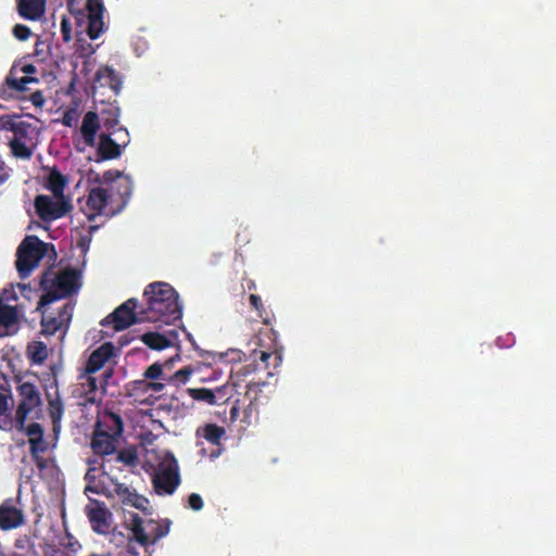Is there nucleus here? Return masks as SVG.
I'll list each match as a JSON object with an SVG mask.
<instances>
[{
  "instance_id": "1",
  "label": "nucleus",
  "mask_w": 556,
  "mask_h": 556,
  "mask_svg": "<svg viewBox=\"0 0 556 556\" xmlns=\"http://www.w3.org/2000/svg\"><path fill=\"white\" fill-rule=\"evenodd\" d=\"M146 305L140 307L141 319L172 324L181 318L178 293L166 282H152L143 292Z\"/></svg>"
},
{
  "instance_id": "2",
  "label": "nucleus",
  "mask_w": 556,
  "mask_h": 556,
  "mask_svg": "<svg viewBox=\"0 0 556 556\" xmlns=\"http://www.w3.org/2000/svg\"><path fill=\"white\" fill-rule=\"evenodd\" d=\"M79 278V271L75 268H65L59 273L47 269L40 279L45 293L40 296L37 309L76 293L80 288Z\"/></svg>"
},
{
  "instance_id": "3",
  "label": "nucleus",
  "mask_w": 556,
  "mask_h": 556,
  "mask_svg": "<svg viewBox=\"0 0 556 556\" xmlns=\"http://www.w3.org/2000/svg\"><path fill=\"white\" fill-rule=\"evenodd\" d=\"M14 115H3L1 117V126L4 130L13 132L10 140L12 154L16 157L28 160L33 155V150L27 143L33 140L37 134V128L33 124L25 121H16Z\"/></svg>"
},
{
  "instance_id": "4",
  "label": "nucleus",
  "mask_w": 556,
  "mask_h": 556,
  "mask_svg": "<svg viewBox=\"0 0 556 556\" xmlns=\"http://www.w3.org/2000/svg\"><path fill=\"white\" fill-rule=\"evenodd\" d=\"M47 243L36 236L26 237L20 244L16 253V269L22 279L27 278L45 256Z\"/></svg>"
},
{
  "instance_id": "5",
  "label": "nucleus",
  "mask_w": 556,
  "mask_h": 556,
  "mask_svg": "<svg viewBox=\"0 0 556 556\" xmlns=\"http://www.w3.org/2000/svg\"><path fill=\"white\" fill-rule=\"evenodd\" d=\"M152 483L159 495H172L180 483L177 459L172 453H166L152 476Z\"/></svg>"
},
{
  "instance_id": "6",
  "label": "nucleus",
  "mask_w": 556,
  "mask_h": 556,
  "mask_svg": "<svg viewBox=\"0 0 556 556\" xmlns=\"http://www.w3.org/2000/svg\"><path fill=\"white\" fill-rule=\"evenodd\" d=\"M16 390L20 403L15 412V428L23 430L28 416L36 409H40L42 401L34 382L18 378Z\"/></svg>"
},
{
  "instance_id": "7",
  "label": "nucleus",
  "mask_w": 556,
  "mask_h": 556,
  "mask_svg": "<svg viewBox=\"0 0 556 556\" xmlns=\"http://www.w3.org/2000/svg\"><path fill=\"white\" fill-rule=\"evenodd\" d=\"M273 357L271 353L261 351L258 355V362L256 358L253 363L245 364L241 366L238 370H236L231 375V379L233 380L235 387H240V383H245L247 393L254 391L255 394L261 391V387L265 386V381L262 378H251V375H255L257 371H266V376H273V372L269 371L268 361Z\"/></svg>"
},
{
  "instance_id": "8",
  "label": "nucleus",
  "mask_w": 556,
  "mask_h": 556,
  "mask_svg": "<svg viewBox=\"0 0 556 556\" xmlns=\"http://www.w3.org/2000/svg\"><path fill=\"white\" fill-rule=\"evenodd\" d=\"M170 522L168 520L155 521L153 519L143 520L139 515H132L131 533L134 540L141 546L155 544L169 532Z\"/></svg>"
},
{
  "instance_id": "9",
  "label": "nucleus",
  "mask_w": 556,
  "mask_h": 556,
  "mask_svg": "<svg viewBox=\"0 0 556 556\" xmlns=\"http://www.w3.org/2000/svg\"><path fill=\"white\" fill-rule=\"evenodd\" d=\"M147 321L141 319V313L137 299L131 298L126 302L117 306L110 315H108L102 321V326L113 325L114 330L122 331L130 326Z\"/></svg>"
},
{
  "instance_id": "10",
  "label": "nucleus",
  "mask_w": 556,
  "mask_h": 556,
  "mask_svg": "<svg viewBox=\"0 0 556 556\" xmlns=\"http://www.w3.org/2000/svg\"><path fill=\"white\" fill-rule=\"evenodd\" d=\"M34 207L42 222L50 223L65 216L73 206L65 198H55L53 200L49 195L38 194L34 200Z\"/></svg>"
},
{
  "instance_id": "11",
  "label": "nucleus",
  "mask_w": 556,
  "mask_h": 556,
  "mask_svg": "<svg viewBox=\"0 0 556 556\" xmlns=\"http://www.w3.org/2000/svg\"><path fill=\"white\" fill-rule=\"evenodd\" d=\"M38 72L34 64L16 62L11 67L8 76L5 77L2 86V93L7 92V89L23 92L27 89V85L30 83H38V78L34 75Z\"/></svg>"
},
{
  "instance_id": "12",
  "label": "nucleus",
  "mask_w": 556,
  "mask_h": 556,
  "mask_svg": "<svg viewBox=\"0 0 556 556\" xmlns=\"http://www.w3.org/2000/svg\"><path fill=\"white\" fill-rule=\"evenodd\" d=\"M86 514L94 532L106 534L112 523V513L103 502L91 500L86 506Z\"/></svg>"
},
{
  "instance_id": "13",
  "label": "nucleus",
  "mask_w": 556,
  "mask_h": 556,
  "mask_svg": "<svg viewBox=\"0 0 556 556\" xmlns=\"http://www.w3.org/2000/svg\"><path fill=\"white\" fill-rule=\"evenodd\" d=\"M86 10L88 12L87 34L90 39L94 40L104 31V7L101 0H87Z\"/></svg>"
},
{
  "instance_id": "14",
  "label": "nucleus",
  "mask_w": 556,
  "mask_h": 556,
  "mask_svg": "<svg viewBox=\"0 0 556 556\" xmlns=\"http://www.w3.org/2000/svg\"><path fill=\"white\" fill-rule=\"evenodd\" d=\"M74 306L66 303L59 311L58 316H42L41 332L45 336H52L63 327L67 328L73 316Z\"/></svg>"
},
{
  "instance_id": "15",
  "label": "nucleus",
  "mask_w": 556,
  "mask_h": 556,
  "mask_svg": "<svg viewBox=\"0 0 556 556\" xmlns=\"http://www.w3.org/2000/svg\"><path fill=\"white\" fill-rule=\"evenodd\" d=\"M110 198L111 194L104 188L97 187L90 189L86 200L88 220H93L97 216L100 215H109V213L105 212V208Z\"/></svg>"
},
{
  "instance_id": "16",
  "label": "nucleus",
  "mask_w": 556,
  "mask_h": 556,
  "mask_svg": "<svg viewBox=\"0 0 556 556\" xmlns=\"http://www.w3.org/2000/svg\"><path fill=\"white\" fill-rule=\"evenodd\" d=\"M52 371V382L51 387L55 388L54 396H51V394H47L48 397V414L51 419L53 431L56 432L60 429L61 419L64 414V405L61 400L59 389H58V378H56V371L55 367H51Z\"/></svg>"
},
{
  "instance_id": "17",
  "label": "nucleus",
  "mask_w": 556,
  "mask_h": 556,
  "mask_svg": "<svg viewBox=\"0 0 556 556\" xmlns=\"http://www.w3.org/2000/svg\"><path fill=\"white\" fill-rule=\"evenodd\" d=\"M114 346L111 342H105L97 348L88 357L85 372L92 375L104 367L105 363L113 356Z\"/></svg>"
},
{
  "instance_id": "18",
  "label": "nucleus",
  "mask_w": 556,
  "mask_h": 556,
  "mask_svg": "<svg viewBox=\"0 0 556 556\" xmlns=\"http://www.w3.org/2000/svg\"><path fill=\"white\" fill-rule=\"evenodd\" d=\"M20 329L17 306H0V338L15 334Z\"/></svg>"
},
{
  "instance_id": "19",
  "label": "nucleus",
  "mask_w": 556,
  "mask_h": 556,
  "mask_svg": "<svg viewBox=\"0 0 556 556\" xmlns=\"http://www.w3.org/2000/svg\"><path fill=\"white\" fill-rule=\"evenodd\" d=\"M113 492L118 496L123 505L144 510L148 500L131 491L126 484L112 480Z\"/></svg>"
},
{
  "instance_id": "20",
  "label": "nucleus",
  "mask_w": 556,
  "mask_h": 556,
  "mask_svg": "<svg viewBox=\"0 0 556 556\" xmlns=\"http://www.w3.org/2000/svg\"><path fill=\"white\" fill-rule=\"evenodd\" d=\"M179 359L180 356L176 354L175 356L169 357L164 362H155L144 370L143 377L146 379L163 380L168 382V379L173 375L172 370L174 368V365Z\"/></svg>"
},
{
  "instance_id": "21",
  "label": "nucleus",
  "mask_w": 556,
  "mask_h": 556,
  "mask_svg": "<svg viewBox=\"0 0 556 556\" xmlns=\"http://www.w3.org/2000/svg\"><path fill=\"white\" fill-rule=\"evenodd\" d=\"M23 521V513L13 506L11 500H7L0 505V528L2 530L17 528Z\"/></svg>"
},
{
  "instance_id": "22",
  "label": "nucleus",
  "mask_w": 556,
  "mask_h": 556,
  "mask_svg": "<svg viewBox=\"0 0 556 556\" xmlns=\"http://www.w3.org/2000/svg\"><path fill=\"white\" fill-rule=\"evenodd\" d=\"M122 154V146L116 143L112 139L110 134H100L99 142L97 144V157L96 162H102L108 160H114L119 157Z\"/></svg>"
},
{
  "instance_id": "23",
  "label": "nucleus",
  "mask_w": 556,
  "mask_h": 556,
  "mask_svg": "<svg viewBox=\"0 0 556 556\" xmlns=\"http://www.w3.org/2000/svg\"><path fill=\"white\" fill-rule=\"evenodd\" d=\"M101 128L99 115L93 111L85 113L80 126V134L88 147H94L97 141V134Z\"/></svg>"
},
{
  "instance_id": "24",
  "label": "nucleus",
  "mask_w": 556,
  "mask_h": 556,
  "mask_svg": "<svg viewBox=\"0 0 556 556\" xmlns=\"http://www.w3.org/2000/svg\"><path fill=\"white\" fill-rule=\"evenodd\" d=\"M124 430V422L118 414L105 412L97 421L94 431L106 432L114 438H119Z\"/></svg>"
},
{
  "instance_id": "25",
  "label": "nucleus",
  "mask_w": 556,
  "mask_h": 556,
  "mask_svg": "<svg viewBox=\"0 0 556 556\" xmlns=\"http://www.w3.org/2000/svg\"><path fill=\"white\" fill-rule=\"evenodd\" d=\"M117 438L106 432L93 431L91 438V448L94 454L100 456L111 455L116 452Z\"/></svg>"
},
{
  "instance_id": "26",
  "label": "nucleus",
  "mask_w": 556,
  "mask_h": 556,
  "mask_svg": "<svg viewBox=\"0 0 556 556\" xmlns=\"http://www.w3.org/2000/svg\"><path fill=\"white\" fill-rule=\"evenodd\" d=\"M18 14L29 21L39 20L46 9V0H16Z\"/></svg>"
},
{
  "instance_id": "27",
  "label": "nucleus",
  "mask_w": 556,
  "mask_h": 556,
  "mask_svg": "<svg viewBox=\"0 0 556 556\" xmlns=\"http://www.w3.org/2000/svg\"><path fill=\"white\" fill-rule=\"evenodd\" d=\"M96 81L102 87H109L118 94L122 89V78L111 66H101L96 73Z\"/></svg>"
},
{
  "instance_id": "28",
  "label": "nucleus",
  "mask_w": 556,
  "mask_h": 556,
  "mask_svg": "<svg viewBox=\"0 0 556 556\" xmlns=\"http://www.w3.org/2000/svg\"><path fill=\"white\" fill-rule=\"evenodd\" d=\"M177 332L175 330L169 332V336L159 332H146L141 336V341L152 350H164L173 345L174 339H176Z\"/></svg>"
},
{
  "instance_id": "29",
  "label": "nucleus",
  "mask_w": 556,
  "mask_h": 556,
  "mask_svg": "<svg viewBox=\"0 0 556 556\" xmlns=\"http://www.w3.org/2000/svg\"><path fill=\"white\" fill-rule=\"evenodd\" d=\"M67 184L66 177L56 168L53 167L46 181V188L50 190L54 198H64V189Z\"/></svg>"
},
{
  "instance_id": "30",
  "label": "nucleus",
  "mask_w": 556,
  "mask_h": 556,
  "mask_svg": "<svg viewBox=\"0 0 556 556\" xmlns=\"http://www.w3.org/2000/svg\"><path fill=\"white\" fill-rule=\"evenodd\" d=\"M198 434H201L211 444L219 445L220 440L226 434V430L216 424H207L201 430H198Z\"/></svg>"
},
{
  "instance_id": "31",
  "label": "nucleus",
  "mask_w": 556,
  "mask_h": 556,
  "mask_svg": "<svg viewBox=\"0 0 556 556\" xmlns=\"http://www.w3.org/2000/svg\"><path fill=\"white\" fill-rule=\"evenodd\" d=\"M29 443V453L31 458L36 463L39 468L43 467V459L40 454L47 452L48 442L43 439V437L33 438L28 440Z\"/></svg>"
},
{
  "instance_id": "32",
  "label": "nucleus",
  "mask_w": 556,
  "mask_h": 556,
  "mask_svg": "<svg viewBox=\"0 0 556 556\" xmlns=\"http://www.w3.org/2000/svg\"><path fill=\"white\" fill-rule=\"evenodd\" d=\"M27 356L33 364H42L48 357L47 345L41 341L28 343Z\"/></svg>"
},
{
  "instance_id": "33",
  "label": "nucleus",
  "mask_w": 556,
  "mask_h": 556,
  "mask_svg": "<svg viewBox=\"0 0 556 556\" xmlns=\"http://www.w3.org/2000/svg\"><path fill=\"white\" fill-rule=\"evenodd\" d=\"M13 426H15V420L13 421L9 413V397L0 393V429L9 431Z\"/></svg>"
},
{
  "instance_id": "34",
  "label": "nucleus",
  "mask_w": 556,
  "mask_h": 556,
  "mask_svg": "<svg viewBox=\"0 0 556 556\" xmlns=\"http://www.w3.org/2000/svg\"><path fill=\"white\" fill-rule=\"evenodd\" d=\"M189 395L199 402H205L210 405H216V394L213 390L206 388H189L187 389Z\"/></svg>"
},
{
  "instance_id": "35",
  "label": "nucleus",
  "mask_w": 556,
  "mask_h": 556,
  "mask_svg": "<svg viewBox=\"0 0 556 556\" xmlns=\"http://www.w3.org/2000/svg\"><path fill=\"white\" fill-rule=\"evenodd\" d=\"M116 460L127 466H134L138 462V454L135 447L123 448L117 452Z\"/></svg>"
},
{
  "instance_id": "36",
  "label": "nucleus",
  "mask_w": 556,
  "mask_h": 556,
  "mask_svg": "<svg viewBox=\"0 0 556 556\" xmlns=\"http://www.w3.org/2000/svg\"><path fill=\"white\" fill-rule=\"evenodd\" d=\"M192 372H193V369L191 368V366H185V367L176 370L175 372H173V375L168 379L167 383L174 384V386L184 384L189 380Z\"/></svg>"
},
{
  "instance_id": "37",
  "label": "nucleus",
  "mask_w": 556,
  "mask_h": 556,
  "mask_svg": "<svg viewBox=\"0 0 556 556\" xmlns=\"http://www.w3.org/2000/svg\"><path fill=\"white\" fill-rule=\"evenodd\" d=\"M78 123V112L74 108L67 109L62 116V124L66 127H76Z\"/></svg>"
},
{
  "instance_id": "38",
  "label": "nucleus",
  "mask_w": 556,
  "mask_h": 556,
  "mask_svg": "<svg viewBox=\"0 0 556 556\" xmlns=\"http://www.w3.org/2000/svg\"><path fill=\"white\" fill-rule=\"evenodd\" d=\"M18 296L14 289H3L0 293V306H13L11 302H16Z\"/></svg>"
},
{
  "instance_id": "39",
  "label": "nucleus",
  "mask_w": 556,
  "mask_h": 556,
  "mask_svg": "<svg viewBox=\"0 0 556 556\" xmlns=\"http://www.w3.org/2000/svg\"><path fill=\"white\" fill-rule=\"evenodd\" d=\"M99 229V226L91 225L88 230V235L81 236L79 240L77 241V247L84 251L87 252L91 242L92 233Z\"/></svg>"
},
{
  "instance_id": "40",
  "label": "nucleus",
  "mask_w": 556,
  "mask_h": 556,
  "mask_svg": "<svg viewBox=\"0 0 556 556\" xmlns=\"http://www.w3.org/2000/svg\"><path fill=\"white\" fill-rule=\"evenodd\" d=\"M22 431H24L27 434L28 440L33 438L43 437L45 432L43 427L38 422H31L27 427L25 425Z\"/></svg>"
},
{
  "instance_id": "41",
  "label": "nucleus",
  "mask_w": 556,
  "mask_h": 556,
  "mask_svg": "<svg viewBox=\"0 0 556 556\" xmlns=\"http://www.w3.org/2000/svg\"><path fill=\"white\" fill-rule=\"evenodd\" d=\"M216 394V405L226 403L231 396V389L228 386H222L213 390Z\"/></svg>"
},
{
  "instance_id": "42",
  "label": "nucleus",
  "mask_w": 556,
  "mask_h": 556,
  "mask_svg": "<svg viewBox=\"0 0 556 556\" xmlns=\"http://www.w3.org/2000/svg\"><path fill=\"white\" fill-rule=\"evenodd\" d=\"M30 28L26 25H23V24H16L14 27H13V35L16 39L21 40V41H25L29 38L30 36Z\"/></svg>"
},
{
  "instance_id": "43",
  "label": "nucleus",
  "mask_w": 556,
  "mask_h": 556,
  "mask_svg": "<svg viewBox=\"0 0 556 556\" xmlns=\"http://www.w3.org/2000/svg\"><path fill=\"white\" fill-rule=\"evenodd\" d=\"M102 125L105 128V131H103L102 134H110V136H112L115 132V129L118 125L117 115H113L110 118H103Z\"/></svg>"
},
{
  "instance_id": "44",
  "label": "nucleus",
  "mask_w": 556,
  "mask_h": 556,
  "mask_svg": "<svg viewBox=\"0 0 556 556\" xmlns=\"http://www.w3.org/2000/svg\"><path fill=\"white\" fill-rule=\"evenodd\" d=\"M61 34L65 42H68L72 39V24L65 16H63L61 21Z\"/></svg>"
},
{
  "instance_id": "45",
  "label": "nucleus",
  "mask_w": 556,
  "mask_h": 556,
  "mask_svg": "<svg viewBox=\"0 0 556 556\" xmlns=\"http://www.w3.org/2000/svg\"><path fill=\"white\" fill-rule=\"evenodd\" d=\"M189 507L193 510H201L203 507V500L198 493H191L188 497Z\"/></svg>"
},
{
  "instance_id": "46",
  "label": "nucleus",
  "mask_w": 556,
  "mask_h": 556,
  "mask_svg": "<svg viewBox=\"0 0 556 556\" xmlns=\"http://www.w3.org/2000/svg\"><path fill=\"white\" fill-rule=\"evenodd\" d=\"M168 384L163 380H149L148 392L160 393L164 390L165 386Z\"/></svg>"
},
{
  "instance_id": "47",
  "label": "nucleus",
  "mask_w": 556,
  "mask_h": 556,
  "mask_svg": "<svg viewBox=\"0 0 556 556\" xmlns=\"http://www.w3.org/2000/svg\"><path fill=\"white\" fill-rule=\"evenodd\" d=\"M29 99L36 108H41L45 104L43 93L39 90L33 92Z\"/></svg>"
},
{
  "instance_id": "48",
  "label": "nucleus",
  "mask_w": 556,
  "mask_h": 556,
  "mask_svg": "<svg viewBox=\"0 0 556 556\" xmlns=\"http://www.w3.org/2000/svg\"><path fill=\"white\" fill-rule=\"evenodd\" d=\"M149 380L150 379H146L144 377H143V379L135 380L132 382L134 390L142 392V393H148Z\"/></svg>"
},
{
  "instance_id": "49",
  "label": "nucleus",
  "mask_w": 556,
  "mask_h": 556,
  "mask_svg": "<svg viewBox=\"0 0 556 556\" xmlns=\"http://www.w3.org/2000/svg\"><path fill=\"white\" fill-rule=\"evenodd\" d=\"M249 300H250L251 306L254 307L260 313V316H262V309L264 307H263L261 296H258L256 294H250Z\"/></svg>"
},
{
  "instance_id": "50",
  "label": "nucleus",
  "mask_w": 556,
  "mask_h": 556,
  "mask_svg": "<svg viewBox=\"0 0 556 556\" xmlns=\"http://www.w3.org/2000/svg\"><path fill=\"white\" fill-rule=\"evenodd\" d=\"M86 382L88 387L89 392H93L98 389V381L97 378L92 377L91 375H87Z\"/></svg>"
},
{
  "instance_id": "51",
  "label": "nucleus",
  "mask_w": 556,
  "mask_h": 556,
  "mask_svg": "<svg viewBox=\"0 0 556 556\" xmlns=\"http://www.w3.org/2000/svg\"><path fill=\"white\" fill-rule=\"evenodd\" d=\"M119 176H121V172H118V170H106L103 174V180L105 182H111V181H113L115 178H117Z\"/></svg>"
},
{
  "instance_id": "52",
  "label": "nucleus",
  "mask_w": 556,
  "mask_h": 556,
  "mask_svg": "<svg viewBox=\"0 0 556 556\" xmlns=\"http://www.w3.org/2000/svg\"><path fill=\"white\" fill-rule=\"evenodd\" d=\"M9 178V173L5 167V163L0 160V185H2Z\"/></svg>"
},
{
  "instance_id": "53",
  "label": "nucleus",
  "mask_w": 556,
  "mask_h": 556,
  "mask_svg": "<svg viewBox=\"0 0 556 556\" xmlns=\"http://www.w3.org/2000/svg\"><path fill=\"white\" fill-rule=\"evenodd\" d=\"M274 358H275V362H276V363H275V367H276V366H278V364L281 362V356H280V355H278V354H275V355H274Z\"/></svg>"
},
{
  "instance_id": "54",
  "label": "nucleus",
  "mask_w": 556,
  "mask_h": 556,
  "mask_svg": "<svg viewBox=\"0 0 556 556\" xmlns=\"http://www.w3.org/2000/svg\"><path fill=\"white\" fill-rule=\"evenodd\" d=\"M248 288H249V290L255 289L254 281H250L249 285H248Z\"/></svg>"
},
{
  "instance_id": "55",
  "label": "nucleus",
  "mask_w": 556,
  "mask_h": 556,
  "mask_svg": "<svg viewBox=\"0 0 556 556\" xmlns=\"http://www.w3.org/2000/svg\"><path fill=\"white\" fill-rule=\"evenodd\" d=\"M236 412H237V408H236V407H232V408H231V412H230V415H231V417H232V418L235 417Z\"/></svg>"
}]
</instances>
